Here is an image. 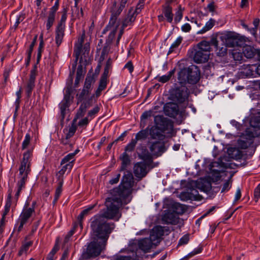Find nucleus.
I'll return each mask as SVG.
<instances>
[{"instance_id":"nucleus-1","label":"nucleus","mask_w":260,"mask_h":260,"mask_svg":"<svg viewBox=\"0 0 260 260\" xmlns=\"http://www.w3.org/2000/svg\"><path fill=\"white\" fill-rule=\"evenodd\" d=\"M115 198H108L105 202L106 209L95 215L91 223V228L95 238L106 243L109 235L115 228L113 222H108L107 219L118 220L121 216L119 213L120 202L115 201Z\"/></svg>"},{"instance_id":"nucleus-2","label":"nucleus","mask_w":260,"mask_h":260,"mask_svg":"<svg viewBox=\"0 0 260 260\" xmlns=\"http://www.w3.org/2000/svg\"><path fill=\"white\" fill-rule=\"evenodd\" d=\"M134 183L133 174L130 171H126L122 177L120 184L113 189L110 198H115V201L120 202V207L123 204H127L131 201L130 195L132 192Z\"/></svg>"},{"instance_id":"nucleus-3","label":"nucleus","mask_w":260,"mask_h":260,"mask_svg":"<svg viewBox=\"0 0 260 260\" xmlns=\"http://www.w3.org/2000/svg\"><path fill=\"white\" fill-rule=\"evenodd\" d=\"M32 155V151L30 150H28L23 153V158L21 161L19 168L20 180L17 182V191L14 198V202L15 204L17 202L22 189L25 186L28 175L30 172V160Z\"/></svg>"},{"instance_id":"nucleus-4","label":"nucleus","mask_w":260,"mask_h":260,"mask_svg":"<svg viewBox=\"0 0 260 260\" xmlns=\"http://www.w3.org/2000/svg\"><path fill=\"white\" fill-rule=\"evenodd\" d=\"M164 234V228L160 225L154 226L150 232L149 238H146L138 241L139 248L145 253L157 246L161 241V237Z\"/></svg>"},{"instance_id":"nucleus-5","label":"nucleus","mask_w":260,"mask_h":260,"mask_svg":"<svg viewBox=\"0 0 260 260\" xmlns=\"http://www.w3.org/2000/svg\"><path fill=\"white\" fill-rule=\"evenodd\" d=\"M200 79V71L195 65H191L188 68L181 69L178 74V79L181 84L188 83L196 84Z\"/></svg>"},{"instance_id":"nucleus-6","label":"nucleus","mask_w":260,"mask_h":260,"mask_svg":"<svg viewBox=\"0 0 260 260\" xmlns=\"http://www.w3.org/2000/svg\"><path fill=\"white\" fill-rule=\"evenodd\" d=\"M197 89L193 86L187 87L183 84L180 86L175 85L170 90V98H188L194 94L196 95Z\"/></svg>"},{"instance_id":"nucleus-7","label":"nucleus","mask_w":260,"mask_h":260,"mask_svg":"<svg viewBox=\"0 0 260 260\" xmlns=\"http://www.w3.org/2000/svg\"><path fill=\"white\" fill-rule=\"evenodd\" d=\"M106 243L95 238L88 245L84 256L86 258L96 257L99 255L102 251L105 249Z\"/></svg>"},{"instance_id":"nucleus-8","label":"nucleus","mask_w":260,"mask_h":260,"mask_svg":"<svg viewBox=\"0 0 260 260\" xmlns=\"http://www.w3.org/2000/svg\"><path fill=\"white\" fill-rule=\"evenodd\" d=\"M255 133L256 131L253 130L251 127L247 128L245 133H241L239 136L240 138L237 141L238 146L243 149L249 147L253 143L254 138L260 137L257 136Z\"/></svg>"},{"instance_id":"nucleus-9","label":"nucleus","mask_w":260,"mask_h":260,"mask_svg":"<svg viewBox=\"0 0 260 260\" xmlns=\"http://www.w3.org/2000/svg\"><path fill=\"white\" fill-rule=\"evenodd\" d=\"M225 44L229 47L242 46L245 42V39L234 32H227L222 36Z\"/></svg>"},{"instance_id":"nucleus-10","label":"nucleus","mask_w":260,"mask_h":260,"mask_svg":"<svg viewBox=\"0 0 260 260\" xmlns=\"http://www.w3.org/2000/svg\"><path fill=\"white\" fill-rule=\"evenodd\" d=\"M155 125H157L162 132L173 135V123L171 120L162 116H156L154 118Z\"/></svg>"},{"instance_id":"nucleus-11","label":"nucleus","mask_w":260,"mask_h":260,"mask_svg":"<svg viewBox=\"0 0 260 260\" xmlns=\"http://www.w3.org/2000/svg\"><path fill=\"white\" fill-rule=\"evenodd\" d=\"M128 0H121L119 5L117 4V2L114 1L110 8L111 13V18L109 21V24L114 26L117 21V17L120 15L124 8L125 7Z\"/></svg>"},{"instance_id":"nucleus-12","label":"nucleus","mask_w":260,"mask_h":260,"mask_svg":"<svg viewBox=\"0 0 260 260\" xmlns=\"http://www.w3.org/2000/svg\"><path fill=\"white\" fill-rule=\"evenodd\" d=\"M34 212V207H28V204L25 205L18 219V222H19L18 228V232L22 230L23 225L28 221Z\"/></svg>"},{"instance_id":"nucleus-13","label":"nucleus","mask_w":260,"mask_h":260,"mask_svg":"<svg viewBox=\"0 0 260 260\" xmlns=\"http://www.w3.org/2000/svg\"><path fill=\"white\" fill-rule=\"evenodd\" d=\"M134 173L137 178L138 181H140L147 174L149 170H147V165L144 162H138L134 166Z\"/></svg>"},{"instance_id":"nucleus-14","label":"nucleus","mask_w":260,"mask_h":260,"mask_svg":"<svg viewBox=\"0 0 260 260\" xmlns=\"http://www.w3.org/2000/svg\"><path fill=\"white\" fill-rule=\"evenodd\" d=\"M37 66L35 65L33 69L31 70L29 78L26 86L25 91L28 97L31 95L32 91L35 87L36 77L37 75Z\"/></svg>"},{"instance_id":"nucleus-15","label":"nucleus","mask_w":260,"mask_h":260,"mask_svg":"<svg viewBox=\"0 0 260 260\" xmlns=\"http://www.w3.org/2000/svg\"><path fill=\"white\" fill-rule=\"evenodd\" d=\"M81 103L78 112L77 113V117H83L86 110L89 108L93 104L92 99H81L80 101H78L77 103Z\"/></svg>"},{"instance_id":"nucleus-16","label":"nucleus","mask_w":260,"mask_h":260,"mask_svg":"<svg viewBox=\"0 0 260 260\" xmlns=\"http://www.w3.org/2000/svg\"><path fill=\"white\" fill-rule=\"evenodd\" d=\"M164 111L166 115L174 118L178 114L179 107L177 104L170 102L165 104Z\"/></svg>"},{"instance_id":"nucleus-17","label":"nucleus","mask_w":260,"mask_h":260,"mask_svg":"<svg viewBox=\"0 0 260 260\" xmlns=\"http://www.w3.org/2000/svg\"><path fill=\"white\" fill-rule=\"evenodd\" d=\"M211 45L217 48V40L216 37H212L210 42L203 41L199 43L198 45V50L209 53L210 51Z\"/></svg>"},{"instance_id":"nucleus-18","label":"nucleus","mask_w":260,"mask_h":260,"mask_svg":"<svg viewBox=\"0 0 260 260\" xmlns=\"http://www.w3.org/2000/svg\"><path fill=\"white\" fill-rule=\"evenodd\" d=\"M59 0H57L56 1L54 5L50 9V10L49 12L46 24V27L47 30H49L52 26L55 21L56 12L59 7Z\"/></svg>"},{"instance_id":"nucleus-19","label":"nucleus","mask_w":260,"mask_h":260,"mask_svg":"<svg viewBox=\"0 0 260 260\" xmlns=\"http://www.w3.org/2000/svg\"><path fill=\"white\" fill-rule=\"evenodd\" d=\"M73 102V99H63L59 104L60 121L61 122L63 121L67 111L69 110L68 108Z\"/></svg>"},{"instance_id":"nucleus-20","label":"nucleus","mask_w":260,"mask_h":260,"mask_svg":"<svg viewBox=\"0 0 260 260\" xmlns=\"http://www.w3.org/2000/svg\"><path fill=\"white\" fill-rule=\"evenodd\" d=\"M162 221L165 223L175 225L179 222V217L174 213L167 211L162 216Z\"/></svg>"},{"instance_id":"nucleus-21","label":"nucleus","mask_w":260,"mask_h":260,"mask_svg":"<svg viewBox=\"0 0 260 260\" xmlns=\"http://www.w3.org/2000/svg\"><path fill=\"white\" fill-rule=\"evenodd\" d=\"M150 150L154 155L159 156L165 151L166 149L164 143L157 141L151 144Z\"/></svg>"},{"instance_id":"nucleus-22","label":"nucleus","mask_w":260,"mask_h":260,"mask_svg":"<svg viewBox=\"0 0 260 260\" xmlns=\"http://www.w3.org/2000/svg\"><path fill=\"white\" fill-rule=\"evenodd\" d=\"M209 58V53L202 50H197L193 56V60L197 63L205 62Z\"/></svg>"},{"instance_id":"nucleus-23","label":"nucleus","mask_w":260,"mask_h":260,"mask_svg":"<svg viewBox=\"0 0 260 260\" xmlns=\"http://www.w3.org/2000/svg\"><path fill=\"white\" fill-rule=\"evenodd\" d=\"M249 124L252 129L256 131L255 134L260 136V111L258 112L257 115L250 118Z\"/></svg>"},{"instance_id":"nucleus-24","label":"nucleus","mask_w":260,"mask_h":260,"mask_svg":"<svg viewBox=\"0 0 260 260\" xmlns=\"http://www.w3.org/2000/svg\"><path fill=\"white\" fill-rule=\"evenodd\" d=\"M162 133V131L156 125L152 126L149 129H148V134L152 139L160 140L162 139L164 137Z\"/></svg>"},{"instance_id":"nucleus-25","label":"nucleus","mask_w":260,"mask_h":260,"mask_svg":"<svg viewBox=\"0 0 260 260\" xmlns=\"http://www.w3.org/2000/svg\"><path fill=\"white\" fill-rule=\"evenodd\" d=\"M12 189L10 188L8 190V194L7 199V201L6 203L5 210L3 214V216L1 219L0 222L4 223L5 224V216L7 215V214L10 211V207L12 205Z\"/></svg>"},{"instance_id":"nucleus-26","label":"nucleus","mask_w":260,"mask_h":260,"mask_svg":"<svg viewBox=\"0 0 260 260\" xmlns=\"http://www.w3.org/2000/svg\"><path fill=\"white\" fill-rule=\"evenodd\" d=\"M138 156L140 158L148 163L152 162V156L146 147H142L139 149Z\"/></svg>"},{"instance_id":"nucleus-27","label":"nucleus","mask_w":260,"mask_h":260,"mask_svg":"<svg viewBox=\"0 0 260 260\" xmlns=\"http://www.w3.org/2000/svg\"><path fill=\"white\" fill-rule=\"evenodd\" d=\"M64 27L57 26L55 30V42L57 47L61 44L62 39L64 35Z\"/></svg>"},{"instance_id":"nucleus-28","label":"nucleus","mask_w":260,"mask_h":260,"mask_svg":"<svg viewBox=\"0 0 260 260\" xmlns=\"http://www.w3.org/2000/svg\"><path fill=\"white\" fill-rule=\"evenodd\" d=\"M79 152V150L77 149L74 152L69 153L67 155H66L61 161V165H63L64 164H73L75 161V155Z\"/></svg>"},{"instance_id":"nucleus-29","label":"nucleus","mask_w":260,"mask_h":260,"mask_svg":"<svg viewBox=\"0 0 260 260\" xmlns=\"http://www.w3.org/2000/svg\"><path fill=\"white\" fill-rule=\"evenodd\" d=\"M228 152L230 157L235 159H240L243 156L242 151L236 148H229Z\"/></svg>"},{"instance_id":"nucleus-30","label":"nucleus","mask_w":260,"mask_h":260,"mask_svg":"<svg viewBox=\"0 0 260 260\" xmlns=\"http://www.w3.org/2000/svg\"><path fill=\"white\" fill-rule=\"evenodd\" d=\"M120 159L121 160L120 170L124 171L130 164L131 160L129 156L126 152H125L120 156Z\"/></svg>"},{"instance_id":"nucleus-31","label":"nucleus","mask_w":260,"mask_h":260,"mask_svg":"<svg viewBox=\"0 0 260 260\" xmlns=\"http://www.w3.org/2000/svg\"><path fill=\"white\" fill-rule=\"evenodd\" d=\"M162 12L166 17L168 22L171 23L173 21V14L171 6H162Z\"/></svg>"},{"instance_id":"nucleus-32","label":"nucleus","mask_w":260,"mask_h":260,"mask_svg":"<svg viewBox=\"0 0 260 260\" xmlns=\"http://www.w3.org/2000/svg\"><path fill=\"white\" fill-rule=\"evenodd\" d=\"M32 241H26V240L22 243V245L18 251V255L21 256L23 253H26L30 247L32 245Z\"/></svg>"},{"instance_id":"nucleus-33","label":"nucleus","mask_w":260,"mask_h":260,"mask_svg":"<svg viewBox=\"0 0 260 260\" xmlns=\"http://www.w3.org/2000/svg\"><path fill=\"white\" fill-rule=\"evenodd\" d=\"M171 208L173 213L177 214H182L185 211L184 206L179 203H174L172 204Z\"/></svg>"},{"instance_id":"nucleus-34","label":"nucleus","mask_w":260,"mask_h":260,"mask_svg":"<svg viewBox=\"0 0 260 260\" xmlns=\"http://www.w3.org/2000/svg\"><path fill=\"white\" fill-rule=\"evenodd\" d=\"M73 167V164H66L63 166L60 170H59L58 173L56 174V176L57 177V180H61V179H63V176L65 172L68 170L70 171Z\"/></svg>"},{"instance_id":"nucleus-35","label":"nucleus","mask_w":260,"mask_h":260,"mask_svg":"<svg viewBox=\"0 0 260 260\" xmlns=\"http://www.w3.org/2000/svg\"><path fill=\"white\" fill-rule=\"evenodd\" d=\"M130 13L131 11L129 12L127 17L122 22V26L124 27L131 25L136 19V15L135 13H133L132 14H130Z\"/></svg>"},{"instance_id":"nucleus-36","label":"nucleus","mask_w":260,"mask_h":260,"mask_svg":"<svg viewBox=\"0 0 260 260\" xmlns=\"http://www.w3.org/2000/svg\"><path fill=\"white\" fill-rule=\"evenodd\" d=\"M243 53L247 58H252L254 55V50L250 46H245L243 48Z\"/></svg>"},{"instance_id":"nucleus-37","label":"nucleus","mask_w":260,"mask_h":260,"mask_svg":"<svg viewBox=\"0 0 260 260\" xmlns=\"http://www.w3.org/2000/svg\"><path fill=\"white\" fill-rule=\"evenodd\" d=\"M73 78L71 77L69 83L67 84V86L65 88V94L64 98H70V96L75 92V90L72 87Z\"/></svg>"},{"instance_id":"nucleus-38","label":"nucleus","mask_w":260,"mask_h":260,"mask_svg":"<svg viewBox=\"0 0 260 260\" xmlns=\"http://www.w3.org/2000/svg\"><path fill=\"white\" fill-rule=\"evenodd\" d=\"M148 135L149 134L148 127L146 129L141 130L139 132H138L136 134V138L135 139L137 141L139 140H145L147 138Z\"/></svg>"},{"instance_id":"nucleus-39","label":"nucleus","mask_w":260,"mask_h":260,"mask_svg":"<svg viewBox=\"0 0 260 260\" xmlns=\"http://www.w3.org/2000/svg\"><path fill=\"white\" fill-rule=\"evenodd\" d=\"M58 181V186L55 190V196H54V203H55L57 202V201L58 200L60 195L61 194V193L62 192V186L63 183V179H61V180H57Z\"/></svg>"},{"instance_id":"nucleus-40","label":"nucleus","mask_w":260,"mask_h":260,"mask_svg":"<svg viewBox=\"0 0 260 260\" xmlns=\"http://www.w3.org/2000/svg\"><path fill=\"white\" fill-rule=\"evenodd\" d=\"M215 24V20L213 19H210L209 21H208L205 26L201 29L199 33L203 34L206 32L207 31L211 29Z\"/></svg>"},{"instance_id":"nucleus-41","label":"nucleus","mask_w":260,"mask_h":260,"mask_svg":"<svg viewBox=\"0 0 260 260\" xmlns=\"http://www.w3.org/2000/svg\"><path fill=\"white\" fill-rule=\"evenodd\" d=\"M152 112L151 111H147L144 112L141 117V127H144L145 126V120L151 116Z\"/></svg>"},{"instance_id":"nucleus-42","label":"nucleus","mask_w":260,"mask_h":260,"mask_svg":"<svg viewBox=\"0 0 260 260\" xmlns=\"http://www.w3.org/2000/svg\"><path fill=\"white\" fill-rule=\"evenodd\" d=\"M101 106V104L96 105L92 109L89 110L87 114V117H90L91 119L93 118L95 115L100 111Z\"/></svg>"},{"instance_id":"nucleus-43","label":"nucleus","mask_w":260,"mask_h":260,"mask_svg":"<svg viewBox=\"0 0 260 260\" xmlns=\"http://www.w3.org/2000/svg\"><path fill=\"white\" fill-rule=\"evenodd\" d=\"M62 16L60 21L59 22L57 26L65 28V22L67 19V9L64 8L62 12Z\"/></svg>"},{"instance_id":"nucleus-44","label":"nucleus","mask_w":260,"mask_h":260,"mask_svg":"<svg viewBox=\"0 0 260 260\" xmlns=\"http://www.w3.org/2000/svg\"><path fill=\"white\" fill-rule=\"evenodd\" d=\"M175 69H174L169 72L168 75H164L159 78L158 81L161 83H166L174 75Z\"/></svg>"},{"instance_id":"nucleus-45","label":"nucleus","mask_w":260,"mask_h":260,"mask_svg":"<svg viewBox=\"0 0 260 260\" xmlns=\"http://www.w3.org/2000/svg\"><path fill=\"white\" fill-rule=\"evenodd\" d=\"M118 26V25H117L116 27L109 35L108 37L106 40V43L109 45L112 44L114 39L115 38Z\"/></svg>"},{"instance_id":"nucleus-46","label":"nucleus","mask_w":260,"mask_h":260,"mask_svg":"<svg viewBox=\"0 0 260 260\" xmlns=\"http://www.w3.org/2000/svg\"><path fill=\"white\" fill-rule=\"evenodd\" d=\"M137 143V141H136V140L132 139L131 140V142L129 143H128L126 145V146L125 147V152L126 151H128V152L133 151L135 148Z\"/></svg>"},{"instance_id":"nucleus-47","label":"nucleus","mask_w":260,"mask_h":260,"mask_svg":"<svg viewBox=\"0 0 260 260\" xmlns=\"http://www.w3.org/2000/svg\"><path fill=\"white\" fill-rule=\"evenodd\" d=\"M228 46L225 45H222V46L220 47L217 46V48H216V50L218 51L217 54L220 56H224L227 53V47Z\"/></svg>"},{"instance_id":"nucleus-48","label":"nucleus","mask_w":260,"mask_h":260,"mask_svg":"<svg viewBox=\"0 0 260 260\" xmlns=\"http://www.w3.org/2000/svg\"><path fill=\"white\" fill-rule=\"evenodd\" d=\"M30 136L29 134H27L25 135V139L22 144V149L24 150L26 149L30 144Z\"/></svg>"},{"instance_id":"nucleus-49","label":"nucleus","mask_w":260,"mask_h":260,"mask_svg":"<svg viewBox=\"0 0 260 260\" xmlns=\"http://www.w3.org/2000/svg\"><path fill=\"white\" fill-rule=\"evenodd\" d=\"M181 41H182V38L180 37V38H178L177 39V40L176 41V42L171 45V46L170 48V49L168 51V54H171V53H172L174 51V49L175 48L178 47V46L181 44Z\"/></svg>"},{"instance_id":"nucleus-50","label":"nucleus","mask_w":260,"mask_h":260,"mask_svg":"<svg viewBox=\"0 0 260 260\" xmlns=\"http://www.w3.org/2000/svg\"><path fill=\"white\" fill-rule=\"evenodd\" d=\"M82 46L81 45H76L74 49V54L76 57V59H79L80 55H81Z\"/></svg>"},{"instance_id":"nucleus-51","label":"nucleus","mask_w":260,"mask_h":260,"mask_svg":"<svg viewBox=\"0 0 260 260\" xmlns=\"http://www.w3.org/2000/svg\"><path fill=\"white\" fill-rule=\"evenodd\" d=\"M77 118H75L73 121H72V125L71 126L69 127V131H68V132L70 133V134H71L72 135H74V134L75 133L76 130H77V125H76V121H77Z\"/></svg>"},{"instance_id":"nucleus-52","label":"nucleus","mask_w":260,"mask_h":260,"mask_svg":"<svg viewBox=\"0 0 260 260\" xmlns=\"http://www.w3.org/2000/svg\"><path fill=\"white\" fill-rule=\"evenodd\" d=\"M107 84L100 82L98 88L95 91V95L96 97L100 96L102 91L106 88Z\"/></svg>"},{"instance_id":"nucleus-53","label":"nucleus","mask_w":260,"mask_h":260,"mask_svg":"<svg viewBox=\"0 0 260 260\" xmlns=\"http://www.w3.org/2000/svg\"><path fill=\"white\" fill-rule=\"evenodd\" d=\"M109 44H108L107 43H105V45L104 47H103L102 52H101V57L103 58V59L105 57V56L106 55H107L110 51V47Z\"/></svg>"},{"instance_id":"nucleus-54","label":"nucleus","mask_w":260,"mask_h":260,"mask_svg":"<svg viewBox=\"0 0 260 260\" xmlns=\"http://www.w3.org/2000/svg\"><path fill=\"white\" fill-rule=\"evenodd\" d=\"M92 69L88 72L87 74V77L85 79V82L87 83H90L91 84L92 83H94L95 82V79H94V75L92 74V75H91V73Z\"/></svg>"},{"instance_id":"nucleus-55","label":"nucleus","mask_w":260,"mask_h":260,"mask_svg":"<svg viewBox=\"0 0 260 260\" xmlns=\"http://www.w3.org/2000/svg\"><path fill=\"white\" fill-rule=\"evenodd\" d=\"M109 73V71L104 70V73H103L101 77L100 82L107 84V78L108 76Z\"/></svg>"},{"instance_id":"nucleus-56","label":"nucleus","mask_w":260,"mask_h":260,"mask_svg":"<svg viewBox=\"0 0 260 260\" xmlns=\"http://www.w3.org/2000/svg\"><path fill=\"white\" fill-rule=\"evenodd\" d=\"M109 73V71L104 70V73H103L101 77L100 82L107 84V78L108 76Z\"/></svg>"},{"instance_id":"nucleus-57","label":"nucleus","mask_w":260,"mask_h":260,"mask_svg":"<svg viewBox=\"0 0 260 260\" xmlns=\"http://www.w3.org/2000/svg\"><path fill=\"white\" fill-rule=\"evenodd\" d=\"M85 72V70L84 71L83 70V65L80 64L77 68L76 76L82 77L84 76Z\"/></svg>"},{"instance_id":"nucleus-58","label":"nucleus","mask_w":260,"mask_h":260,"mask_svg":"<svg viewBox=\"0 0 260 260\" xmlns=\"http://www.w3.org/2000/svg\"><path fill=\"white\" fill-rule=\"evenodd\" d=\"M183 16L182 11L181 9V6H179V10L176 12L175 17V21L177 23L180 21Z\"/></svg>"},{"instance_id":"nucleus-59","label":"nucleus","mask_w":260,"mask_h":260,"mask_svg":"<svg viewBox=\"0 0 260 260\" xmlns=\"http://www.w3.org/2000/svg\"><path fill=\"white\" fill-rule=\"evenodd\" d=\"M89 123V120L88 119V117H86L82 119H81L78 123V125L80 127H86Z\"/></svg>"},{"instance_id":"nucleus-60","label":"nucleus","mask_w":260,"mask_h":260,"mask_svg":"<svg viewBox=\"0 0 260 260\" xmlns=\"http://www.w3.org/2000/svg\"><path fill=\"white\" fill-rule=\"evenodd\" d=\"M254 197L256 202L260 198V184L254 189Z\"/></svg>"},{"instance_id":"nucleus-61","label":"nucleus","mask_w":260,"mask_h":260,"mask_svg":"<svg viewBox=\"0 0 260 260\" xmlns=\"http://www.w3.org/2000/svg\"><path fill=\"white\" fill-rule=\"evenodd\" d=\"M231 124L235 126L237 130L241 131L243 129V126L242 124H240L239 122H237L235 120H233L231 121Z\"/></svg>"},{"instance_id":"nucleus-62","label":"nucleus","mask_w":260,"mask_h":260,"mask_svg":"<svg viewBox=\"0 0 260 260\" xmlns=\"http://www.w3.org/2000/svg\"><path fill=\"white\" fill-rule=\"evenodd\" d=\"M253 25H254L255 27L252 28L250 30V31L253 34H256V30L259 25V19L258 18H255L254 19L253 22Z\"/></svg>"},{"instance_id":"nucleus-63","label":"nucleus","mask_w":260,"mask_h":260,"mask_svg":"<svg viewBox=\"0 0 260 260\" xmlns=\"http://www.w3.org/2000/svg\"><path fill=\"white\" fill-rule=\"evenodd\" d=\"M188 241L189 236L188 235H185L180 239L178 245H181L183 244H186L188 243Z\"/></svg>"},{"instance_id":"nucleus-64","label":"nucleus","mask_w":260,"mask_h":260,"mask_svg":"<svg viewBox=\"0 0 260 260\" xmlns=\"http://www.w3.org/2000/svg\"><path fill=\"white\" fill-rule=\"evenodd\" d=\"M38 36L36 35L31 43V44L29 46V50H28L27 53L31 54L32 53V52L33 51L34 47L35 46L37 40Z\"/></svg>"}]
</instances>
